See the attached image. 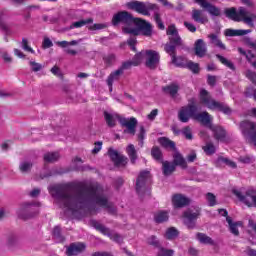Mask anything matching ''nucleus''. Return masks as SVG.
Segmentation results:
<instances>
[{"label":"nucleus","instance_id":"ea45409f","mask_svg":"<svg viewBox=\"0 0 256 256\" xmlns=\"http://www.w3.org/2000/svg\"><path fill=\"white\" fill-rule=\"evenodd\" d=\"M196 238L204 245H215V241L204 233H197Z\"/></svg>","mask_w":256,"mask_h":256},{"label":"nucleus","instance_id":"4d7b16f0","mask_svg":"<svg viewBox=\"0 0 256 256\" xmlns=\"http://www.w3.org/2000/svg\"><path fill=\"white\" fill-rule=\"evenodd\" d=\"M238 161L240 163H244L246 165H249L251 163H254L255 162V158L253 156H240L238 158Z\"/></svg>","mask_w":256,"mask_h":256},{"label":"nucleus","instance_id":"7c9ffc66","mask_svg":"<svg viewBox=\"0 0 256 256\" xmlns=\"http://www.w3.org/2000/svg\"><path fill=\"white\" fill-rule=\"evenodd\" d=\"M226 221L230 227V232L232 233V235H235L236 237H238L239 229L237 227H241L243 225V223L242 222H233V219H231V217H227Z\"/></svg>","mask_w":256,"mask_h":256},{"label":"nucleus","instance_id":"49530a36","mask_svg":"<svg viewBox=\"0 0 256 256\" xmlns=\"http://www.w3.org/2000/svg\"><path fill=\"white\" fill-rule=\"evenodd\" d=\"M181 133L185 137V139H187L188 141H192V139H193V130L191 129L190 126H185L181 130Z\"/></svg>","mask_w":256,"mask_h":256},{"label":"nucleus","instance_id":"9d476101","mask_svg":"<svg viewBox=\"0 0 256 256\" xmlns=\"http://www.w3.org/2000/svg\"><path fill=\"white\" fill-rule=\"evenodd\" d=\"M195 113H197V107L195 104H189L188 106L182 107L178 112V119L181 123H189V119H195Z\"/></svg>","mask_w":256,"mask_h":256},{"label":"nucleus","instance_id":"2f4dec72","mask_svg":"<svg viewBox=\"0 0 256 256\" xmlns=\"http://www.w3.org/2000/svg\"><path fill=\"white\" fill-rule=\"evenodd\" d=\"M126 153L128 157L130 158V161L132 165H135L137 162L138 156H137V150L135 149V145L129 144L126 148Z\"/></svg>","mask_w":256,"mask_h":256},{"label":"nucleus","instance_id":"13d9d810","mask_svg":"<svg viewBox=\"0 0 256 256\" xmlns=\"http://www.w3.org/2000/svg\"><path fill=\"white\" fill-rule=\"evenodd\" d=\"M147 243L148 245H152V247H157L158 249L161 247V244L159 243L157 236H150L147 239Z\"/></svg>","mask_w":256,"mask_h":256},{"label":"nucleus","instance_id":"c756f323","mask_svg":"<svg viewBox=\"0 0 256 256\" xmlns=\"http://www.w3.org/2000/svg\"><path fill=\"white\" fill-rule=\"evenodd\" d=\"M223 165H227L228 167H231V169H237V164L228 158H225L223 156L218 157L216 160V167H223Z\"/></svg>","mask_w":256,"mask_h":256},{"label":"nucleus","instance_id":"c85d7f7f","mask_svg":"<svg viewBox=\"0 0 256 256\" xmlns=\"http://www.w3.org/2000/svg\"><path fill=\"white\" fill-rule=\"evenodd\" d=\"M179 89H181L179 84L172 83V84L164 87L163 91L166 92L168 95H170V97H172V99H175V97H177V93H179Z\"/></svg>","mask_w":256,"mask_h":256},{"label":"nucleus","instance_id":"bb28decb","mask_svg":"<svg viewBox=\"0 0 256 256\" xmlns=\"http://www.w3.org/2000/svg\"><path fill=\"white\" fill-rule=\"evenodd\" d=\"M192 19L196 23H201L202 25H204V23L209 22V19H207V17L203 16V11L197 10V9L192 10Z\"/></svg>","mask_w":256,"mask_h":256},{"label":"nucleus","instance_id":"58836bf2","mask_svg":"<svg viewBox=\"0 0 256 256\" xmlns=\"http://www.w3.org/2000/svg\"><path fill=\"white\" fill-rule=\"evenodd\" d=\"M172 64L176 67H186L187 66V58L183 56L174 55L172 56Z\"/></svg>","mask_w":256,"mask_h":256},{"label":"nucleus","instance_id":"72a5a7b5","mask_svg":"<svg viewBox=\"0 0 256 256\" xmlns=\"http://www.w3.org/2000/svg\"><path fill=\"white\" fill-rule=\"evenodd\" d=\"M200 7H202V9H206L208 13L214 17H219V15H221V10L211 3L202 4Z\"/></svg>","mask_w":256,"mask_h":256},{"label":"nucleus","instance_id":"5fc2aeb1","mask_svg":"<svg viewBox=\"0 0 256 256\" xmlns=\"http://www.w3.org/2000/svg\"><path fill=\"white\" fill-rule=\"evenodd\" d=\"M103 61H104L105 65H107L108 67H111V65H113V63H115V55L108 54L103 57Z\"/></svg>","mask_w":256,"mask_h":256},{"label":"nucleus","instance_id":"a18cd8bd","mask_svg":"<svg viewBox=\"0 0 256 256\" xmlns=\"http://www.w3.org/2000/svg\"><path fill=\"white\" fill-rule=\"evenodd\" d=\"M56 45H58V47H61L62 49H67V47L69 46H75V45H79V41L77 40H72L70 42L68 41H58L56 42Z\"/></svg>","mask_w":256,"mask_h":256},{"label":"nucleus","instance_id":"f257e3e1","mask_svg":"<svg viewBox=\"0 0 256 256\" xmlns=\"http://www.w3.org/2000/svg\"><path fill=\"white\" fill-rule=\"evenodd\" d=\"M49 189L52 197H55L57 204L68 217H77L79 210L90 203L106 209L110 215L117 213L115 205L109 202L101 190L91 184L80 183L74 187L63 184L52 186Z\"/></svg>","mask_w":256,"mask_h":256},{"label":"nucleus","instance_id":"4c0bfd02","mask_svg":"<svg viewBox=\"0 0 256 256\" xmlns=\"http://www.w3.org/2000/svg\"><path fill=\"white\" fill-rule=\"evenodd\" d=\"M154 221L156 223H165L169 221V212L167 211H159L154 216Z\"/></svg>","mask_w":256,"mask_h":256},{"label":"nucleus","instance_id":"09e8293b","mask_svg":"<svg viewBox=\"0 0 256 256\" xmlns=\"http://www.w3.org/2000/svg\"><path fill=\"white\" fill-rule=\"evenodd\" d=\"M203 151L206 153V155H215V145L211 142L206 143V145L203 147Z\"/></svg>","mask_w":256,"mask_h":256},{"label":"nucleus","instance_id":"bf43d9fd","mask_svg":"<svg viewBox=\"0 0 256 256\" xmlns=\"http://www.w3.org/2000/svg\"><path fill=\"white\" fill-rule=\"evenodd\" d=\"M187 69H190L193 73H198L199 72V65L197 63H194L193 61H188L186 63Z\"/></svg>","mask_w":256,"mask_h":256},{"label":"nucleus","instance_id":"dca6fc26","mask_svg":"<svg viewBox=\"0 0 256 256\" xmlns=\"http://www.w3.org/2000/svg\"><path fill=\"white\" fill-rule=\"evenodd\" d=\"M194 120L198 121L202 125L210 127L211 121H213V117H211L207 111L200 113L194 112Z\"/></svg>","mask_w":256,"mask_h":256},{"label":"nucleus","instance_id":"a19ab883","mask_svg":"<svg viewBox=\"0 0 256 256\" xmlns=\"http://www.w3.org/2000/svg\"><path fill=\"white\" fill-rule=\"evenodd\" d=\"M216 59L222 63V65H225V67H228V69H231V71H235V64L231 62V60H228L227 58L223 57L220 54H216Z\"/></svg>","mask_w":256,"mask_h":256},{"label":"nucleus","instance_id":"f704fd0d","mask_svg":"<svg viewBox=\"0 0 256 256\" xmlns=\"http://www.w3.org/2000/svg\"><path fill=\"white\" fill-rule=\"evenodd\" d=\"M158 143H160L161 146L164 147V149H172V151H175L177 149L175 147V143L167 137H160L158 139Z\"/></svg>","mask_w":256,"mask_h":256},{"label":"nucleus","instance_id":"338daca9","mask_svg":"<svg viewBox=\"0 0 256 256\" xmlns=\"http://www.w3.org/2000/svg\"><path fill=\"white\" fill-rule=\"evenodd\" d=\"M246 77L247 79H249L254 85H256V73L251 71V70H248L246 72Z\"/></svg>","mask_w":256,"mask_h":256},{"label":"nucleus","instance_id":"423d86ee","mask_svg":"<svg viewBox=\"0 0 256 256\" xmlns=\"http://www.w3.org/2000/svg\"><path fill=\"white\" fill-rule=\"evenodd\" d=\"M127 7L132 11H136V13H139L140 15H145L146 17H149V15H151L150 11H155V9H157L156 4L141 2L137 0L128 2Z\"/></svg>","mask_w":256,"mask_h":256},{"label":"nucleus","instance_id":"052dcab7","mask_svg":"<svg viewBox=\"0 0 256 256\" xmlns=\"http://www.w3.org/2000/svg\"><path fill=\"white\" fill-rule=\"evenodd\" d=\"M21 47L22 49H24V51H28L29 53H35V50H33V48L29 46V40H27L26 38H22Z\"/></svg>","mask_w":256,"mask_h":256},{"label":"nucleus","instance_id":"39448f33","mask_svg":"<svg viewBox=\"0 0 256 256\" xmlns=\"http://www.w3.org/2000/svg\"><path fill=\"white\" fill-rule=\"evenodd\" d=\"M166 35L169 36L170 43L165 44L164 50L172 59L174 55H177V47H182L183 40L181 39V36H179V31L177 30V27H175V24L168 26Z\"/></svg>","mask_w":256,"mask_h":256},{"label":"nucleus","instance_id":"603ef678","mask_svg":"<svg viewBox=\"0 0 256 256\" xmlns=\"http://www.w3.org/2000/svg\"><path fill=\"white\" fill-rule=\"evenodd\" d=\"M206 199H207L208 205H209L210 207H215V205H217V198L214 196L213 193L208 192V193L206 194Z\"/></svg>","mask_w":256,"mask_h":256},{"label":"nucleus","instance_id":"412c9836","mask_svg":"<svg viewBox=\"0 0 256 256\" xmlns=\"http://www.w3.org/2000/svg\"><path fill=\"white\" fill-rule=\"evenodd\" d=\"M104 119H105L108 127H115V125H117V121H119V122L121 121V115H119L117 113L111 114V113L105 111Z\"/></svg>","mask_w":256,"mask_h":256},{"label":"nucleus","instance_id":"b1692460","mask_svg":"<svg viewBox=\"0 0 256 256\" xmlns=\"http://www.w3.org/2000/svg\"><path fill=\"white\" fill-rule=\"evenodd\" d=\"M7 15H5V12L0 11V29L6 35H11V24L7 23Z\"/></svg>","mask_w":256,"mask_h":256},{"label":"nucleus","instance_id":"ddd939ff","mask_svg":"<svg viewBox=\"0 0 256 256\" xmlns=\"http://www.w3.org/2000/svg\"><path fill=\"white\" fill-rule=\"evenodd\" d=\"M151 177V172L148 170L141 171L136 180V192L138 195H143L145 193V185L147 184V180Z\"/></svg>","mask_w":256,"mask_h":256},{"label":"nucleus","instance_id":"e2e57ef3","mask_svg":"<svg viewBox=\"0 0 256 256\" xmlns=\"http://www.w3.org/2000/svg\"><path fill=\"white\" fill-rule=\"evenodd\" d=\"M137 35H133V37H130L127 40L128 45L131 47L132 51H137V48L135 47V45H137Z\"/></svg>","mask_w":256,"mask_h":256},{"label":"nucleus","instance_id":"8fccbe9b","mask_svg":"<svg viewBox=\"0 0 256 256\" xmlns=\"http://www.w3.org/2000/svg\"><path fill=\"white\" fill-rule=\"evenodd\" d=\"M174 253H175V251L165 249L160 246V248H158L157 256H173Z\"/></svg>","mask_w":256,"mask_h":256},{"label":"nucleus","instance_id":"37998d69","mask_svg":"<svg viewBox=\"0 0 256 256\" xmlns=\"http://www.w3.org/2000/svg\"><path fill=\"white\" fill-rule=\"evenodd\" d=\"M151 155L155 161H158L161 163L163 161V153L161 152V149L159 147L155 146L151 150Z\"/></svg>","mask_w":256,"mask_h":256},{"label":"nucleus","instance_id":"20e7f679","mask_svg":"<svg viewBox=\"0 0 256 256\" xmlns=\"http://www.w3.org/2000/svg\"><path fill=\"white\" fill-rule=\"evenodd\" d=\"M225 15L228 17V19H231L232 21H243L246 25L249 27H255V24L253 21H256V15L255 14H249L247 9L240 7L237 12V8L231 7L227 8L225 10Z\"/></svg>","mask_w":256,"mask_h":256},{"label":"nucleus","instance_id":"9b49d317","mask_svg":"<svg viewBox=\"0 0 256 256\" xmlns=\"http://www.w3.org/2000/svg\"><path fill=\"white\" fill-rule=\"evenodd\" d=\"M240 129L243 135L250 137L251 141H253L256 146V123L249 120L242 121L240 123Z\"/></svg>","mask_w":256,"mask_h":256},{"label":"nucleus","instance_id":"1a4fd4ad","mask_svg":"<svg viewBox=\"0 0 256 256\" xmlns=\"http://www.w3.org/2000/svg\"><path fill=\"white\" fill-rule=\"evenodd\" d=\"M90 225L94 227L97 231H100V233H103V235H108L112 241H115V243H122L123 237L117 233L110 232L109 228L103 226V224L99 223L96 220H91Z\"/></svg>","mask_w":256,"mask_h":256},{"label":"nucleus","instance_id":"6ab92c4d","mask_svg":"<svg viewBox=\"0 0 256 256\" xmlns=\"http://www.w3.org/2000/svg\"><path fill=\"white\" fill-rule=\"evenodd\" d=\"M209 129L212 130L214 139H216V141H225L227 132L225 129H223V127L210 125Z\"/></svg>","mask_w":256,"mask_h":256},{"label":"nucleus","instance_id":"3c124183","mask_svg":"<svg viewBox=\"0 0 256 256\" xmlns=\"http://www.w3.org/2000/svg\"><path fill=\"white\" fill-rule=\"evenodd\" d=\"M143 55H145V52H140L133 57L132 59L133 67H137V65H141V61H143Z\"/></svg>","mask_w":256,"mask_h":256},{"label":"nucleus","instance_id":"0e129e2a","mask_svg":"<svg viewBox=\"0 0 256 256\" xmlns=\"http://www.w3.org/2000/svg\"><path fill=\"white\" fill-rule=\"evenodd\" d=\"M131 67H133V61H126L122 63L119 69L122 70L123 73H125V71L131 69Z\"/></svg>","mask_w":256,"mask_h":256},{"label":"nucleus","instance_id":"6e6d98bb","mask_svg":"<svg viewBox=\"0 0 256 256\" xmlns=\"http://www.w3.org/2000/svg\"><path fill=\"white\" fill-rule=\"evenodd\" d=\"M29 65L31 67V71H33L34 73H38V71L43 70V65L40 63H37L35 61H30Z\"/></svg>","mask_w":256,"mask_h":256},{"label":"nucleus","instance_id":"cd10ccee","mask_svg":"<svg viewBox=\"0 0 256 256\" xmlns=\"http://www.w3.org/2000/svg\"><path fill=\"white\" fill-rule=\"evenodd\" d=\"M33 169V161L31 160H22L19 164V170L23 175H28Z\"/></svg>","mask_w":256,"mask_h":256},{"label":"nucleus","instance_id":"de8ad7c7","mask_svg":"<svg viewBox=\"0 0 256 256\" xmlns=\"http://www.w3.org/2000/svg\"><path fill=\"white\" fill-rule=\"evenodd\" d=\"M53 237L56 239L57 243H63L65 238L61 235V228L59 226L54 227Z\"/></svg>","mask_w":256,"mask_h":256},{"label":"nucleus","instance_id":"393cba45","mask_svg":"<svg viewBox=\"0 0 256 256\" xmlns=\"http://www.w3.org/2000/svg\"><path fill=\"white\" fill-rule=\"evenodd\" d=\"M162 173L165 177H169L170 175H173L176 166L173 162L169 161H162Z\"/></svg>","mask_w":256,"mask_h":256},{"label":"nucleus","instance_id":"4be33fe9","mask_svg":"<svg viewBox=\"0 0 256 256\" xmlns=\"http://www.w3.org/2000/svg\"><path fill=\"white\" fill-rule=\"evenodd\" d=\"M195 55L197 57H203L207 54V45L205 44V41L203 39H198L195 42Z\"/></svg>","mask_w":256,"mask_h":256},{"label":"nucleus","instance_id":"4468645a","mask_svg":"<svg viewBox=\"0 0 256 256\" xmlns=\"http://www.w3.org/2000/svg\"><path fill=\"white\" fill-rule=\"evenodd\" d=\"M145 55L147 56L146 67H148V69H157L160 59L159 52L155 50H147Z\"/></svg>","mask_w":256,"mask_h":256},{"label":"nucleus","instance_id":"774afa93","mask_svg":"<svg viewBox=\"0 0 256 256\" xmlns=\"http://www.w3.org/2000/svg\"><path fill=\"white\" fill-rule=\"evenodd\" d=\"M43 49H50V47H53V42L49 38H44L42 43Z\"/></svg>","mask_w":256,"mask_h":256},{"label":"nucleus","instance_id":"864d4df0","mask_svg":"<svg viewBox=\"0 0 256 256\" xmlns=\"http://www.w3.org/2000/svg\"><path fill=\"white\" fill-rule=\"evenodd\" d=\"M177 235H179V231L174 227H171L166 231V239H175Z\"/></svg>","mask_w":256,"mask_h":256},{"label":"nucleus","instance_id":"f03ea898","mask_svg":"<svg viewBox=\"0 0 256 256\" xmlns=\"http://www.w3.org/2000/svg\"><path fill=\"white\" fill-rule=\"evenodd\" d=\"M112 25L114 27L123 25L122 31L126 35H141V33L145 37H151L153 35V26H151V23L141 18H134L127 11H121L115 14L112 18Z\"/></svg>","mask_w":256,"mask_h":256},{"label":"nucleus","instance_id":"a211bd4d","mask_svg":"<svg viewBox=\"0 0 256 256\" xmlns=\"http://www.w3.org/2000/svg\"><path fill=\"white\" fill-rule=\"evenodd\" d=\"M172 203L174 207H186L191 203V199L184 196L183 194H176L172 197Z\"/></svg>","mask_w":256,"mask_h":256},{"label":"nucleus","instance_id":"473e14b6","mask_svg":"<svg viewBox=\"0 0 256 256\" xmlns=\"http://www.w3.org/2000/svg\"><path fill=\"white\" fill-rule=\"evenodd\" d=\"M251 33V30H234V29H227L225 31L226 37H243V35H248Z\"/></svg>","mask_w":256,"mask_h":256},{"label":"nucleus","instance_id":"c9c22d12","mask_svg":"<svg viewBox=\"0 0 256 256\" xmlns=\"http://www.w3.org/2000/svg\"><path fill=\"white\" fill-rule=\"evenodd\" d=\"M208 39H210V43L212 45H214L215 47H219V49H222L223 51H225L226 49L225 44H223L221 39H219V36H217L216 34H210L208 35Z\"/></svg>","mask_w":256,"mask_h":256},{"label":"nucleus","instance_id":"aec40b11","mask_svg":"<svg viewBox=\"0 0 256 256\" xmlns=\"http://www.w3.org/2000/svg\"><path fill=\"white\" fill-rule=\"evenodd\" d=\"M31 204L30 203H24L20 205V208L17 210V215L19 219H29L30 217H33V214L27 215V213H31Z\"/></svg>","mask_w":256,"mask_h":256},{"label":"nucleus","instance_id":"5701e85b","mask_svg":"<svg viewBox=\"0 0 256 256\" xmlns=\"http://www.w3.org/2000/svg\"><path fill=\"white\" fill-rule=\"evenodd\" d=\"M175 167H181V169H187V160L183 157L179 151L173 154V162Z\"/></svg>","mask_w":256,"mask_h":256},{"label":"nucleus","instance_id":"69168bd1","mask_svg":"<svg viewBox=\"0 0 256 256\" xmlns=\"http://www.w3.org/2000/svg\"><path fill=\"white\" fill-rule=\"evenodd\" d=\"M154 19L157 24V27L163 31L165 29V24H163V21L161 20V16H159V14H155Z\"/></svg>","mask_w":256,"mask_h":256},{"label":"nucleus","instance_id":"7ed1b4c3","mask_svg":"<svg viewBox=\"0 0 256 256\" xmlns=\"http://www.w3.org/2000/svg\"><path fill=\"white\" fill-rule=\"evenodd\" d=\"M199 99L200 104L207 107V109H211V111H220L221 113H224V115H231V113H233V110H231L227 104L213 99L211 94H209V91L205 89L200 90Z\"/></svg>","mask_w":256,"mask_h":256},{"label":"nucleus","instance_id":"e433bc0d","mask_svg":"<svg viewBox=\"0 0 256 256\" xmlns=\"http://www.w3.org/2000/svg\"><path fill=\"white\" fill-rule=\"evenodd\" d=\"M6 245L9 249H15V247L19 246V237L15 234H10L7 237Z\"/></svg>","mask_w":256,"mask_h":256},{"label":"nucleus","instance_id":"a878e982","mask_svg":"<svg viewBox=\"0 0 256 256\" xmlns=\"http://www.w3.org/2000/svg\"><path fill=\"white\" fill-rule=\"evenodd\" d=\"M123 75V72L121 69H117L114 72H112L108 78H107V85L110 87V91H113V82L119 81V78Z\"/></svg>","mask_w":256,"mask_h":256},{"label":"nucleus","instance_id":"2eb2a0df","mask_svg":"<svg viewBox=\"0 0 256 256\" xmlns=\"http://www.w3.org/2000/svg\"><path fill=\"white\" fill-rule=\"evenodd\" d=\"M120 125L126 127L124 133H129L130 135H135V129L137 127V119L132 117L130 119L120 117Z\"/></svg>","mask_w":256,"mask_h":256},{"label":"nucleus","instance_id":"680f3d73","mask_svg":"<svg viewBox=\"0 0 256 256\" xmlns=\"http://www.w3.org/2000/svg\"><path fill=\"white\" fill-rule=\"evenodd\" d=\"M145 133H146V131H145V127H143V126H141L140 127V132L138 133V139H139V145H140V147H143V141H145Z\"/></svg>","mask_w":256,"mask_h":256},{"label":"nucleus","instance_id":"6e6552de","mask_svg":"<svg viewBox=\"0 0 256 256\" xmlns=\"http://www.w3.org/2000/svg\"><path fill=\"white\" fill-rule=\"evenodd\" d=\"M233 194L239 199V201L244 203V205H247V207H253V202L255 201L256 197L255 189L249 188L245 192L233 190Z\"/></svg>","mask_w":256,"mask_h":256},{"label":"nucleus","instance_id":"0eeeda50","mask_svg":"<svg viewBox=\"0 0 256 256\" xmlns=\"http://www.w3.org/2000/svg\"><path fill=\"white\" fill-rule=\"evenodd\" d=\"M201 216V208L199 206H192L183 213L184 224L188 229H195V223Z\"/></svg>","mask_w":256,"mask_h":256},{"label":"nucleus","instance_id":"f3484780","mask_svg":"<svg viewBox=\"0 0 256 256\" xmlns=\"http://www.w3.org/2000/svg\"><path fill=\"white\" fill-rule=\"evenodd\" d=\"M85 244L83 243H72L69 245L66 251L67 256H77L85 251Z\"/></svg>","mask_w":256,"mask_h":256},{"label":"nucleus","instance_id":"79ce46f5","mask_svg":"<svg viewBox=\"0 0 256 256\" xmlns=\"http://www.w3.org/2000/svg\"><path fill=\"white\" fill-rule=\"evenodd\" d=\"M44 161L46 163H55V161H59V153L47 152L46 154H44Z\"/></svg>","mask_w":256,"mask_h":256},{"label":"nucleus","instance_id":"c03bdc74","mask_svg":"<svg viewBox=\"0 0 256 256\" xmlns=\"http://www.w3.org/2000/svg\"><path fill=\"white\" fill-rule=\"evenodd\" d=\"M89 23H93V19H87V20H80L77 22L72 23V25L70 26V29H79L81 27H84V25H89Z\"/></svg>","mask_w":256,"mask_h":256},{"label":"nucleus","instance_id":"f8f14e48","mask_svg":"<svg viewBox=\"0 0 256 256\" xmlns=\"http://www.w3.org/2000/svg\"><path fill=\"white\" fill-rule=\"evenodd\" d=\"M108 155L111 161H113L115 167H125V165H127L129 161V159L125 155L119 153L117 150L113 148H110L108 150Z\"/></svg>","mask_w":256,"mask_h":256}]
</instances>
